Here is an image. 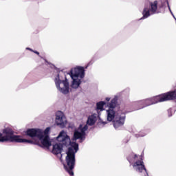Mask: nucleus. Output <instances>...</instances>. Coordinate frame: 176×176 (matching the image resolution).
Returning <instances> with one entry per match:
<instances>
[{
	"label": "nucleus",
	"mask_w": 176,
	"mask_h": 176,
	"mask_svg": "<svg viewBox=\"0 0 176 176\" xmlns=\"http://www.w3.org/2000/svg\"><path fill=\"white\" fill-rule=\"evenodd\" d=\"M118 96H115L109 104V109H115L118 107Z\"/></svg>",
	"instance_id": "16"
},
{
	"label": "nucleus",
	"mask_w": 176,
	"mask_h": 176,
	"mask_svg": "<svg viewBox=\"0 0 176 176\" xmlns=\"http://www.w3.org/2000/svg\"><path fill=\"white\" fill-rule=\"evenodd\" d=\"M20 135H14V131L11 127H6L0 133V142H17Z\"/></svg>",
	"instance_id": "6"
},
{
	"label": "nucleus",
	"mask_w": 176,
	"mask_h": 176,
	"mask_svg": "<svg viewBox=\"0 0 176 176\" xmlns=\"http://www.w3.org/2000/svg\"><path fill=\"white\" fill-rule=\"evenodd\" d=\"M56 124L61 129H64L67 124V118L61 111H58L56 114Z\"/></svg>",
	"instance_id": "12"
},
{
	"label": "nucleus",
	"mask_w": 176,
	"mask_h": 176,
	"mask_svg": "<svg viewBox=\"0 0 176 176\" xmlns=\"http://www.w3.org/2000/svg\"><path fill=\"white\" fill-rule=\"evenodd\" d=\"M61 74H63L65 80H63V77L60 76ZM55 85L58 90L63 94H68V93H69V82L63 72H59V74H57V76L55 78Z\"/></svg>",
	"instance_id": "5"
},
{
	"label": "nucleus",
	"mask_w": 176,
	"mask_h": 176,
	"mask_svg": "<svg viewBox=\"0 0 176 176\" xmlns=\"http://www.w3.org/2000/svg\"><path fill=\"white\" fill-rule=\"evenodd\" d=\"M33 53H34L35 54H37V56H39V52H38V51L34 50Z\"/></svg>",
	"instance_id": "25"
},
{
	"label": "nucleus",
	"mask_w": 176,
	"mask_h": 176,
	"mask_svg": "<svg viewBox=\"0 0 176 176\" xmlns=\"http://www.w3.org/2000/svg\"><path fill=\"white\" fill-rule=\"evenodd\" d=\"M167 112H168V118H171V116H173V115H174V113H175V109L170 108L169 109H168Z\"/></svg>",
	"instance_id": "20"
},
{
	"label": "nucleus",
	"mask_w": 176,
	"mask_h": 176,
	"mask_svg": "<svg viewBox=\"0 0 176 176\" xmlns=\"http://www.w3.org/2000/svg\"><path fill=\"white\" fill-rule=\"evenodd\" d=\"M111 100V98H106V101H110Z\"/></svg>",
	"instance_id": "27"
},
{
	"label": "nucleus",
	"mask_w": 176,
	"mask_h": 176,
	"mask_svg": "<svg viewBox=\"0 0 176 176\" xmlns=\"http://www.w3.org/2000/svg\"><path fill=\"white\" fill-rule=\"evenodd\" d=\"M138 102H140V100L135 102L133 104V107H134V111H138L139 109H137V108H138V107H142V105H144V104Z\"/></svg>",
	"instance_id": "21"
},
{
	"label": "nucleus",
	"mask_w": 176,
	"mask_h": 176,
	"mask_svg": "<svg viewBox=\"0 0 176 176\" xmlns=\"http://www.w3.org/2000/svg\"><path fill=\"white\" fill-rule=\"evenodd\" d=\"M59 143H56L53 145V148L52 151V153L54 155H61V153L63 152V148L65 146L62 142H58Z\"/></svg>",
	"instance_id": "13"
},
{
	"label": "nucleus",
	"mask_w": 176,
	"mask_h": 176,
	"mask_svg": "<svg viewBox=\"0 0 176 176\" xmlns=\"http://www.w3.org/2000/svg\"><path fill=\"white\" fill-rule=\"evenodd\" d=\"M124 122H126V113H124V111H118L113 121L115 130H122V127L124 126Z\"/></svg>",
	"instance_id": "10"
},
{
	"label": "nucleus",
	"mask_w": 176,
	"mask_h": 176,
	"mask_svg": "<svg viewBox=\"0 0 176 176\" xmlns=\"http://www.w3.org/2000/svg\"><path fill=\"white\" fill-rule=\"evenodd\" d=\"M104 101H100L96 103V111H104Z\"/></svg>",
	"instance_id": "18"
},
{
	"label": "nucleus",
	"mask_w": 176,
	"mask_h": 176,
	"mask_svg": "<svg viewBox=\"0 0 176 176\" xmlns=\"http://www.w3.org/2000/svg\"><path fill=\"white\" fill-rule=\"evenodd\" d=\"M45 63H48L47 60H45Z\"/></svg>",
	"instance_id": "29"
},
{
	"label": "nucleus",
	"mask_w": 176,
	"mask_h": 176,
	"mask_svg": "<svg viewBox=\"0 0 176 176\" xmlns=\"http://www.w3.org/2000/svg\"><path fill=\"white\" fill-rule=\"evenodd\" d=\"M166 2L167 3V6H168V8L170 14H173V11H171V8H170V4H168V1H166Z\"/></svg>",
	"instance_id": "23"
},
{
	"label": "nucleus",
	"mask_w": 176,
	"mask_h": 176,
	"mask_svg": "<svg viewBox=\"0 0 176 176\" xmlns=\"http://www.w3.org/2000/svg\"><path fill=\"white\" fill-rule=\"evenodd\" d=\"M26 50H30V52H34V50L30 48V47H26Z\"/></svg>",
	"instance_id": "24"
},
{
	"label": "nucleus",
	"mask_w": 176,
	"mask_h": 176,
	"mask_svg": "<svg viewBox=\"0 0 176 176\" xmlns=\"http://www.w3.org/2000/svg\"><path fill=\"white\" fill-rule=\"evenodd\" d=\"M126 160L135 171H137V173L144 171L146 173L144 176H148V170H146V168H145V164H144V160H142V156H138L134 153H131L127 156Z\"/></svg>",
	"instance_id": "3"
},
{
	"label": "nucleus",
	"mask_w": 176,
	"mask_h": 176,
	"mask_svg": "<svg viewBox=\"0 0 176 176\" xmlns=\"http://www.w3.org/2000/svg\"><path fill=\"white\" fill-rule=\"evenodd\" d=\"M102 124H103V126H105V124H107V122H104V121H102L101 122H100Z\"/></svg>",
	"instance_id": "26"
},
{
	"label": "nucleus",
	"mask_w": 176,
	"mask_h": 176,
	"mask_svg": "<svg viewBox=\"0 0 176 176\" xmlns=\"http://www.w3.org/2000/svg\"><path fill=\"white\" fill-rule=\"evenodd\" d=\"M56 140L58 142H62L65 146H69V148H72L74 154L79 151V144L76 142H71V138L66 133L65 131H61L58 135L56 137Z\"/></svg>",
	"instance_id": "7"
},
{
	"label": "nucleus",
	"mask_w": 176,
	"mask_h": 176,
	"mask_svg": "<svg viewBox=\"0 0 176 176\" xmlns=\"http://www.w3.org/2000/svg\"><path fill=\"white\" fill-rule=\"evenodd\" d=\"M69 127H70L71 129H74V125H69Z\"/></svg>",
	"instance_id": "28"
},
{
	"label": "nucleus",
	"mask_w": 176,
	"mask_h": 176,
	"mask_svg": "<svg viewBox=\"0 0 176 176\" xmlns=\"http://www.w3.org/2000/svg\"><path fill=\"white\" fill-rule=\"evenodd\" d=\"M149 5V8L146 7L144 8L142 11L143 16L139 20H145V19H148V17L152 16V14H157V13H159V11H157V1L150 2Z\"/></svg>",
	"instance_id": "11"
},
{
	"label": "nucleus",
	"mask_w": 176,
	"mask_h": 176,
	"mask_svg": "<svg viewBox=\"0 0 176 176\" xmlns=\"http://www.w3.org/2000/svg\"><path fill=\"white\" fill-rule=\"evenodd\" d=\"M49 131H50V127H47L44 131V134H45V135H47Z\"/></svg>",
	"instance_id": "22"
},
{
	"label": "nucleus",
	"mask_w": 176,
	"mask_h": 176,
	"mask_svg": "<svg viewBox=\"0 0 176 176\" xmlns=\"http://www.w3.org/2000/svg\"><path fill=\"white\" fill-rule=\"evenodd\" d=\"M146 132L142 131L139 133H134V135L135 137H136V138H140V137H145V135H146Z\"/></svg>",
	"instance_id": "19"
},
{
	"label": "nucleus",
	"mask_w": 176,
	"mask_h": 176,
	"mask_svg": "<svg viewBox=\"0 0 176 176\" xmlns=\"http://www.w3.org/2000/svg\"><path fill=\"white\" fill-rule=\"evenodd\" d=\"M150 100L151 98L140 100V102H138V104H144V105L138 107L136 109H142L143 108L152 105V104H151Z\"/></svg>",
	"instance_id": "15"
},
{
	"label": "nucleus",
	"mask_w": 176,
	"mask_h": 176,
	"mask_svg": "<svg viewBox=\"0 0 176 176\" xmlns=\"http://www.w3.org/2000/svg\"><path fill=\"white\" fill-rule=\"evenodd\" d=\"M66 165L64 164L65 170L69 174V175H74V168H75V153L72 148H68V151L66 153Z\"/></svg>",
	"instance_id": "8"
},
{
	"label": "nucleus",
	"mask_w": 176,
	"mask_h": 176,
	"mask_svg": "<svg viewBox=\"0 0 176 176\" xmlns=\"http://www.w3.org/2000/svg\"><path fill=\"white\" fill-rule=\"evenodd\" d=\"M107 120L108 122H113L115 120V118L116 117V113H115V110L113 109H107Z\"/></svg>",
	"instance_id": "14"
},
{
	"label": "nucleus",
	"mask_w": 176,
	"mask_h": 176,
	"mask_svg": "<svg viewBox=\"0 0 176 176\" xmlns=\"http://www.w3.org/2000/svg\"><path fill=\"white\" fill-rule=\"evenodd\" d=\"M19 144H24L25 142H28V144H32L34 145H37L38 143L32 141V140H27V139H23L21 138V136H19L18 141L16 142Z\"/></svg>",
	"instance_id": "17"
},
{
	"label": "nucleus",
	"mask_w": 176,
	"mask_h": 176,
	"mask_svg": "<svg viewBox=\"0 0 176 176\" xmlns=\"http://www.w3.org/2000/svg\"><path fill=\"white\" fill-rule=\"evenodd\" d=\"M170 100H176V89L162 95L150 98L151 104L152 105L157 104V102H164V101H168Z\"/></svg>",
	"instance_id": "9"
},
{
	"label": "nucleus",
	"mask_w": 176,
	"mask_h": 176,
	"mask_svg": "<svg viewBox=\"0 0 176 176\" xmlns=\"http://www.w3.org/2000/svg\"><path fill=\"white\" fill-rule=\"evenodd\" d=\"M70 78L72 79V87L73 89H78L82 83V80L85 78V67L82 66H77L72 68L68 73Z\"/></svg>",
	"instance_id": "4"
},
{
	"label": "nucleus",
	"mask_w": 176,
	"mask_h": 176,
	"mask_svg": "<svg viewBox=\"0 0 176 176\" xmlns=\"http://www.w3.org/2000/svg\"><path fill=\"white\" fill-rule=\"evenodd\" d=\"M96 123V116H91L88 118L87 124L84 126L80 124L78 129H76L74 133L73 141L79 140V142L82 143L86 140V131L89 129V126H93Z\"/></svg>",
	"instance_id": "2"
},
{
	"label": "nucleus",
	"mask_w": 176,
	"mask_h": 176,
	"mask_svg": "<svg viewBox=\"0 0 176 176\" xmlns=\"http://www.w3.org/2000/svg\"><path fill=\"white\" fill-rule=\"evenodd\" d=\"M71 176H74V175H70Z\"/></svg>",
	"instance_id": "30"
},
{
	"label": "nucleus",
	"mask_w": 176,
	"mask_h": 176,
	"mask_svg": "<svg viewBox=\"0 0 176 176\" xmlns=\"http://www.w3.org/2000/svg\"><path fill=\"white\" fill-rule=\"evenodd\" d=\"M26 135L31 138H38L41 141V144H38L42 148H50L52 146V142L48 135H44L43 131L39 129H28L25 132Z\"/></svg>",
	"instance_id": "1"
}]
</instances>
